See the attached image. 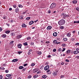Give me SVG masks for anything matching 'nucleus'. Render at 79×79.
Returning <instances> with one entry per match:
<instances>
[{
  "label": "nucleus",
  "mask_w": 79,
  "mask_h": 79,
  "mask_svg": "<svg viewBox=\"0 0 79 79\" xmlns=\"http://www.w3.org/2000/svg\"><path fill=\"white\" fill-rule=\"evenodd\" d=\"M58 23L60 26L63 25V24L65 23V20H64L63 19L60 20V21H59Z\"/></svg>",
  "instance_id": "1"
},
{
  "label": "nucleus",
  "mask_w": 79,
  "mask_h": 79,
  "mask_svg": "<svg viewBox=\"0 0 79 79\" xmlns=\"http://www.w3.org/2000/svg\"><path fill=\"white\" fill-rule=\"evenodd\" d=\"M56 3H52V4L51 5L50 7V8H51V9H52L53 8H54L55 6H56Z\"/></svg>",
  "instance_id": "2"
},
{
  "label": "nucleus",
  "mask_w": 79,
  "mask_h": 79,
  "mask_svg": "<svg viewBox=\"0 0 79 79\" xmlns=\"http://www.w3.org/2000/svg\"><path fill=\"white\" fill-rule=\"evenodd\" d=\"M49 68H50V66L49 65H47L44 68V69L45 71H47V70H48L49 69Z\"/></svg>",
  "instance_id": "3"
},
{
  "label": "nucleus",
  "mask_w": 79,
  "mask_h": 79,
  "mask_svg": "<svg viewBox=\"0 0 79 79\" xmlns=\"http://www.w3.org/2000/svg\"><path fill=\"white\" fill-rule=\"evenodd\" d=\"M62 15V16H63L65 18H67L69 17V15H66V14H65L64 13L62 14V15Z\"/></svg>",
  "instance_id": "4"
},
{
  "label": "nucleus",
  "mask_w": 79,
  "mask_h": 79,
  "mask_svg": "<svg viewBox=\"0 0 79 79\" xmlns=\"http://www.w3.org/2000/svg\"><path fill=\"white\" fill-rule=\"evenodd\" d=\"M47 73L48 74H50L52 73V72L50 71V70L49 69L47 71Z\"/></svg>",
  "instance_id": "5"
},
{
  "label": "nucleus",
  "mask_w": 79,
  "mask_h": 79,
  "mask_svg": "<svg viewBox=\"0 0 79 79\" xmlns=\"http://www.w3.org/2000/svg\"><path fill=\"white\" fill-rule=\"evenodd\" d=\"M52 26H48L47 27V30H48V31H49V30H50V29H52Z\"/></svg>",
  "instance_id": "6"
},
{
  "label": "nucleus",
  "mask_w": 79,
  "mask_h": 79,
  "mask_svg": "<svg viewBox=\"0 0 79 79\" xmlns=\"http://www.w3.org/2000/svg\"><path fill=\"white\" fill-rule=\"evenodd\" d=\"M21 37H22V36L21 35H18L17 36V39H20V38H21Z\"/></svg>",
  "instance_id": "7"
},
{
  "label": "nucleus",
  "mask_w": 79,
  "mask_h": 79,
  "mask_svg": "<svg viewBox=\"0 0 79 79\" xmlns=\"http://www.w3.org/2000/svg\"><path fill=\"white\" fill-rule=\"evenodd\" d=\"M53 35L54 37H56V36H57V33L55 32L53 33Z\"/></svg>",
  "instance_id": "8"
},
{
  "label": "nucleus",
  "mask_w": 79,
  "mask_h": 79,
  "mask_svg": "<svg viewBox=\"0 0 79 79\" xmlns=\"http://www.w3.org/2000/svg\"><path fill=\"white\" fill-rule=\"evenodd\" d=\"M22 46V44H19L18 45V48H21V46Z\"/></svg>",
  "instance_id": "9"
},
{
  "label": "nucleus",
  "mask_w": 79,
  "mask_h": 79,
  "mask_svg": "<svg viewBox=\"0 0 79 79\" xmlns=\"http://www.w3.org/2000/svg\"><path fill=\"white\" fill-rule=\"evenodd\" d=\"M42 78H43L44 79H46L47 78V75H43L42 77Z\"/></svg>",
  "instance_id": "10"
},
{
  "label": "nucleus",
  "mask_w": 79,
  "mask_h": 79,
  "mask_svg": "<svg viewBox=\"0 0 79 79\" xmlns=\"http://www.w3.org/2000/svg\"><path fill=\"white\" fill-rule=\"evenodd\" d=\"M79 51H75L74 52V54H77V53H79Z\"/></svg>",
  "instance_id": "11"
},
{
  "label": "nucleus",
  "mask_w": 79,
  "mask_h": 79,
  "mask_svg": "<svg viewBox=\"0 0 79 79\" xmlns=\"http://www.w3.org/2000/svg\"><path fill=\"white\" fill-rule=\"evenodd\" d=\"M27 26L25 24H23L22 25V27H24V28L26 27Z\"/></svg>",
  "instance_id": "12"
},
{
  "label": "nucleus",
  "mask_w": 79,
  "mask_h": 79,
  "mask_svg": "<svg viewBox=\"0 0 79 79\" xmlns=\"http://www.w3.org/2000/svg\"><path fill=\"white\" fill-rule=\"evenodd\" d=\"M73 3H74V4H76V3H77V0L73 1Z\"/></svg>",
  "instance_id": "13"
},
{
  "label": "nucleus",
  "mask_w": 79,
  "mask_h": 79,
  "mask_svg": "<svg viewBox=\"0 0 79 79\" xmlns=\"http://www.w3.org/2000/svg\"><path fill=\"white\" fill-rule=\"evenodd\" d=\"M34 23V21H31L29 23V25H31V24H32Z\"/></svg>",
  "instance_id": "14"
},
{
  "label": "nucleus",
  "mask_w": 79,
  "mask_h": 79,
  "mask_svg": "<svg viewBox=\"0 0 79 79\" xmlns=\"http://www.w3.org/2000/svg\"><path fill=\"white\" fill-rule=\"evenodd\" d=\"M24 17L23 15H22L21 16H20L19 17V18L20 19H23V18Z\"/></svg>",
  "instance_id": "15"
},
{
  "label": "nucleus",
  "mask_w": 79,
  "mask_h": 79,
  "mask_svg": "<svg viewBox=\"0 0 79 79\" xmlns=\"http://www.w3.org/2000/svg\"><path fill=\"white\" fill-rule=\"evenodd\" d=\"M12 61V62H16V61H18V59H13Z\"/></svg>",
  "instance_id": "16"
},
{
  "label": "nucleus",
  "mask_w": 79,
  "mask_h": 79,
  "mask_svg": "<svg viewBox=\"0 0 79 79\" xmlns=\"http://www.w3.org/2000/svg\"><path fill=\"white\" fill-rule=\"evenodd\" d=\"M15 11L16 13H18V12L19 11V9H18V8H17V9H16L15 10Z\"/></svg>",
  "instance_id": "17"
},
{
  "label": "nucleus",
  "mask_w": 79,
  "mask_h": 79,
  "mask_svg": "<svg viewBox=\"0 0 79 79\" xmlns=\"http://www.w3.org/2000/svg\"><path fill=\"white\" fill-rule=\"evenodd\" d=\"M24 68V67L23 66H20L19 67V69H23Z\"/></svg>",
  "instance_id": "18"
},
{
  "label": "nucleus",
  "mask_w": 79,
  "mask_h": 79,
  "mask_svg": "<svg viewBox=\"0 0 79 79\" xmlns=\"http://www.w3.org/2000/svg\"><path fill=\"white\" fill-rule=\"evenodd\" d=\"M53 43L54 44H56L57 43V40H54L53 41Z\"/></svg>",
  "instance_id": "19"
},
{
  "label": "nucleus",
  "mask_w": 79,
  "mask_h": 79,
  "mask_svg": "<svg viewBox=\"0 0 79 79\" xmlns=\"http://www.w3.org/2000/svg\"><path fill=\"white\" fill-rule=\"evenodd\" d=\"M67 36L68 37H71V34L68 33L67 34Z\"/></svg>",
  "instance_id": "20"
},
{
  "label": "nucleus",
  "mask_w": 79,
  "mask_h": 79,
  "mask_svg": "<svg viewBox=\"0 0 79 79\" xmlns=\"http://www.w3.org/2000/svg\"><path fill=\"white\" fill-rule=\"evenodd\" d=\"M2 37H3V38H5L6 37V35L5 34H3L2 35Z\"/></svg>",
  "instance_id": "21"
},
{
  "label": "nucleus",
  "mask_w": 79,
  "mask_h": 79,
  "mask_svg": "<svg viewBox=\"0 0 79 79\" xmlns=\"http://www.w3.org/2000/svg\"><path fill=\"white\" fill-rule=\"evenodd\" d=\"M71 52V50H68L67 51V54H69V53H70V52Z\"/></svg>",
  "instance_id": "22"
},
{
  "label": "nucleus",
  "mask_w": 79,
  "mask_h": 79,
  "mask_svg": "<svg viewBox=\"0 0 79 79\" xmlns=\"http://www.w3.org/2000/svg\"><path fill=\"white\" fill-rule=\"evenodd\" d=\"M6 33V34H9V33H10V31H6L5 32Z\"/></svg>",
  "instance_id": "23"
},
{
  "label": "nucleus",
  "mask_w": 79,
  "mask_h": 79,
  "mask_svg": "<svg viewBox=\"0 0 79 79\" xmlns=\"http://www.w3.org/2000/svg\"><path fill=\"white\" fill-rule=\"evenodd\" d=\"M74 23H79V20L78 21H74Z\"/></svg>",
  "instance_id": "24"
},
{
  "label": "nucleus",
  "mask_w": 79,
  "mask_h": 79,
  "mask_svg": "<svg viewBox=\"0 0 79 79\" xmlns=\"http://www.w3.org/2000/svg\"><path fill=\"white\" fill-rule=\"evenodd\" d=\"M27 12V10H25L24 12H23L22 13L23 15H24L25 13H26Z\"/></svg>",
  "instance_id": "25"
},
{
  "label": "nucleus",
  "mask_w": 79,
  "mask_h": 79,
  "mask_svg": "<svg viewBox=\"0 0 79 79\" xmlns=\"http://www.w3.org/2000/svg\"><path fill=\"white\" fill-rule=\"evenodd\" d=\"M12 76V75L11 74L6 75V76H7V77H10V76Z\"/></svg>",
  "instance_id": "26"
},
{
  "label": "nucleus",
  "mask_w": 79,
  "mask_h": 79,
  "mask_svg": "<svg viewBox=\"0 0 79 79\" xmlns=\"http://www.w3.org/2000/svg\"><path fill=\"white\" fill-rule=\"evenodd\" d=\"M23 44L24 45H25V46H26L27 45V43L25 42V43H23Z\"/></svg>",
  "instance_id": "27"
},
{
  "label": "nucleus",
  "mask_w": 79,
  "mask_h": 79,
  "mask_svg": "<svg viewBox=\"0 0 79 79\" xmlns=\"http://www.w3.org/2000/svg\"><path fill=\"white\" fill-rule=\"evenodd\" d=\"M31 19V17H28L26 18V20H29V19Z\"/></svg>",
  "instance_id": "28"
},
{
  "label": "nucleus",
  "mask_w": 79,
  "mask_h": 79,
  "mask_svg": "<svg viewBox=\"0 0 79 79\" xmlns=\"http://www.w3.org/2000/svg\"><path fill=\"white\" fill-rule=\"evenodd\" d=\"M38 54L39 55H40L42 54V52H38Z\"/></svg>",
  "instance_id": "29"
},
{
  "label": "nucleus",
  "mask_w": 79,
  "mask_h": 79,
  "mask_svg": "<svg viewBox=\"0 0 79 79\" xmlns=\"http://www.w3.org/2000/svg\"><path fill=\"white\" fill-rule=\"evenodd\" d=\"M38 76V75H34V76H33V77L35 78H36V77H37Z\"/></svg>",
  "instance_id": "30"
},
{
  "label": "nucleus",
  "mask_w": 79,
  "mask_h": 79,
  "mask_svg": "<svg viewBox=\"0 0 79 79\" xmlns=\"http://www.w3.org/2000/svg\"><path fill=\"white\" fill-rule=\"evenodd\" d=\"M19 8H23V6L21 5L20 4L19 5Z\"/></svg>",
  "instance_id": "31"
},
{
  "label": "nucleus",
  "mask_w": 79,
  "mask_h": 79,
  "mask_svg": "<svg viewBox=\"0 0 79 79\" xmlns=\"http://www.w3.org/2000/svg\"><path fill=\"white\" fill-rule=\"evenodd\" d=\"M11 36H12V37H14V36H15V33H12L11 34Z\"/></svg>",
  "instance_id": "32"
},
{
  "label": "nucleus",
  "mask_w": 79,
  "mask_h": 79,
  "mask_svg": "<svg viewBox=\"0 0 79 79\" xmlns=\"http://www.w3.org/2000/svg\"><path fill=\"white\" fill-rule=\"evenodd\" d=\"M36 69H34L33 70V73H37Z\"/></svg>",
  "instance_id": "33"
},
{
  "label": "nucleus",
  "mask_w": 79,
  "mask_h": 79,
  "mask_svg": "<svg viewBox=\"0 0 79 79\" xmlns=\"http://www.w3.org/2000/svg\"><path fill=\"white\" fill-rule=\"evenodd\" d=\"M53 74H54V76H56V75H57L56 72H54Z\"/></svg>",
  "instance_id": "34"
},
{
  "label": "nucleus",
  "mask_w": 79,
  "mask_h": 79,
  "mask_svg": "<svg viewBox=\"0 0 79 79\" xmlns=\"http://www.w3.org/2000/svg\"><path fill=\"white\" fill-rule=\"evenodd\" d=\"M63 40H64V41H65V42H66V41H67V40L68 39L66 38H64Z\"/></svg>",
  "instance_id": "35"
},
{
  "label": "nucleus",
  "mask_w": 79,
  "mask_h": 79,
  "mask_svg": "<svg viewBox=\"0 0 79 79\" xmlns=\"http://www.w3.org/2000/svg\"><path fill=\"white\" fill-rule=\"evenodd\" d=\"M13 6L14 8H16L17 7V6L16 5H14Z\"/></svg>",
  "instance_id": "36"
},
{
  "label": "nucleus",
  "mask_w": 79,
  "mask_h": 79,
  "mask_svg": "<svg viewBox=\"0 0 79 79\" xmlns=\"http://www.w3.org/2000/svg\"><path fill=\"white\" fill-rule=\"evenodd\" d=\"M58 52H60V51H61V48H59L58 50Z\"/></svg>",
  "instance_id": "37"
},
{
  "label": "nucleus",
  "mask_w": 79,
  "mask_h": 79,
  "mask_svg": "<svg viewBox=\"0 0 79 79\" xmlns=\"http://www.w3.org/2000/svg\"><path fill=\"white\" fill-rule=\"evenodd\" d=\"M76 10H77V11H79V7H76Z\"/></svg>",
  "instance_id": "38"
},
{
  "label": "nucleus",
  "mask_w": 79,
  "mask_h": 79,
  "mask_svg": "<svg viewBox=\"0 0 79 79\" xmlns=\"http://www.w3.org/2000/svg\"><path fill=\"white\" fill-rule=\"evenodd\" d=\"M10 22V23H13V20H9Z\"/></svg>",
  "instance_id": "39"
},
{
  "label": "nucleus",
  "mask_w": 79,
  "mask_h": 79,
  "mask_svg": "<svg viewBox=\"0 0 79 79\" xmlns=\"http://www.w3.org/2000/svg\"><path fill=\"white\" fill-rule=\"evenodd\" d=\"M64 64V62H61L60 63V64H61V65H63Z\"/></svg>",
  "instance_id": "40"
},
{
  "label": "nucleus",
  "mask_w": 79,
  "mask_h": 79,
  "mask_svg": "<svg viewBox=\"0 0 79 79\" xmlns=\"http://www.w3.org/2000/svg\"><path fill=\"white\" fill-rule=\"evenodd\" d=\"M18 53L19 55H20V53H23V52L22 51L18 52Z\"/></svg>",
  "instance_id": "41"
},
{
  "label": "nucleus",
  "mask_w": 79,
  "mask_h": 79,
  "mask_svg": "<svg viewBox=\"0 0 79 79\" xmlns=\"http://www.w3.org/2000/svg\"><path fill=\"white\" fill-rule=\"evenodd\" d=\"M56 51V49H53V52H55Z\"/></svg>",
  "instance_id": "42"
},
{
  "label": "nucleus",
  "mask_w": 79,
  "mask_h": 79,
  "mask_svg": "<svg viewBox=\"0 0 79 79\" xmlns=\"http://www.w3.org/2000/svg\"><path fill=\"white\" fill-rule=\"evenodd\" d=\"M3 79V76L2 75H0V79Z\"/></svg>",
  "instance_id": "43"
},
{
  "label": "nucleus",
  "mask_w": 79,
  "mask_h": 79,
  "mask_svg": "<svg viewBox=\"0 0 79 79\" xmlns=\"http://www.w3.org/2000/svg\"><path fill=\"white\" fill-rule=\"evenodd\" d=\"M5 72H6V73H8V72H9V71L8 70H6Z\"/></svg>",
  "instance_id": "44"
},
{
  "label": "nucleus",
  "mask_w": 79,
  "mask_h": 79,
  "mask_svg": "<svg viewBox=\"0 0 79 79\" xmlns=\"http://www.w3.org/2000/svg\"><path fill=\"white\" fill-rule=\"evenodd\" d=\"M46 44H49L50 43V41H47L46 42Z\"/></svg>",
  "instance_id": "45"
},
{
  "label": "nucleus",
  "mask_w": 79,
  "mask_h": 79,
  "mask_svg": "<svg viewBox=\"0 0 79 79\" xmlns=\"http://www.w3.org/2000/svg\"><path fill=\"white\" fill-rule=\"evenodd\" d=\"M35 65V64L34 63H32L31 64V66H34Z\"/></svg>",
  "instance_id": "46"
},
{
  "label": "nucleus",
  "mask_w": 79,
  "mask_h": 79,
  "mask_svg": "<svg viewBox=\"0 0 79 79\" xmlns=\"http://www.w3.org/2000/svg\"><path fill=\"white\" fill-rule=\"evenodd\" d=\"M28 79H30V78H31V76L30 75L28 77H27Z\"/></svg>",
  "instance_id": "47"
},
{
  "label": "nucleus",
  "mask_w": 79,
  "mask_h": 79,
  "mask_svg": "<svg viewBox=\"0 0 79 79\" xmlns=\"http://www.w3.org/2000/svg\"><path fill=\"white\" fill-rule=\"evenodd\" d=\"M60 28L61 29H64V27H63V26H61L60 27Z\"/></svg>",
  "instance_id": "48"
},
{
  "label": "nucleus",
  "mask_w": 79,
  "mask_h": 79,
  "mask_svg": "<svg viewBox=\"0 0 79 79\" xmlns=\"http://www.w3.org/2000/svg\"><path fill=\"white\" fill-rule=\"evenodd\" d=\"M27 64H24L23 66H27Z\"/></svg>",
  "instance_id": "49"
},
{
  "label": "nucleus",
  "mask_w": 79,
  "mask_h": 79,
  "mask_svg": "<svg viewBox=\"0 0 79 79\" xmlns=\"http://www.w3.org/2000/svg\"><path fill=\"white\" fill-rule=\"evenodd\" d=\"M6 17L5 16H4L3 17V19H6Z\"/></svg>",
  "instance_id": "50"
},
{
  "label": "nucleus",
  "mask_w": 79,
  "mask_h": 79,
  "mask_svg": "<svg viewBox=\"0 0 79 79\" xmlns=\"http://www.w3.org/2000/svg\"><path fill=\"white\" fill-rule=\"evenodd\" d=\"M30 39H31V37H28L27 39V40H30Z\"/></svg>",
  "instance_id": "51"
},
{
  "label": "nucleus",
  "mask_w": 79,
  "mask_h": 79,
  "mask_svg": "<svg viewBox=\"0 0 79 79\" xmlns=\"http://www.w3.org/2000/svg\"><path fill=\"white\" fill-rule=\"evenodd\" d=\"M71 40H72L73 41H74V40H75V39L74 38H72L71 39Z\"/></svg>",
  "instance_id": "52"
},
{
  "label": "nucleus",
  "mask_w": 79,
  "mask_h": 79,
  "mask_svg": "<svg viewBox=\"0 0 79 79\" xmlns=\"http://www.w3.org/2000/svg\"><path fill=\"white\" fill-rule=\"evenodd\" d=\"M76 45H79V43H77L75 44Z\"/></svg>",
  "instance_id": "53"
},
{
  "label": "nucleus",
  "mask_w": 79,
  "mask_h": 79,
  "mask_svg": "<svg viewBox=\"0 0 79 79\" xmlns=\"http://www.w3.org/2000/svg\"><path fill=\"white\" fill-rule=\"evenodd\" d=\"M64 50H65V48H63V50H62V52H64Z\"/></svg>",
  "instance_id": "54"
},
{
  "label": "nucleus",
  "mask_w": 79,
  "mask_h": 79,
  "mask_svg": "<svg viewBox=\"0 0 79 79\" xmlns=\"http://www.w3.org/2000/svg\"><path fill=\"white\" fill-rule=\"evenodd\" d=\"M67 62H69V60L68 59H66L65 60Z\"/></svg>",
  "instance_id": "55"
},
{
  "label": "nucleus",
  "mask_w": 79,
  "mask_h": 79,
  "mask_svg": "<svg viewBox=\"0 0 79 79\" xmlns=\"http://www.w3.org/2000/svg\"><path fill=\"white\" fill-rule=\"evenodd\" d=\"M62 45L63 47H65V46H66V44H62Z\"/></svg>",
  "instance_id": "56"
},
{
  "label": "nucleus",
  "mask_w": 79,
  "mask_h": 79,
  "mask_svg": "<svg viewBox=\"0 0 79 79\" xmlns=\"http://www.w3.org/2000/svg\"><path fill=\"white\" fill-rule=\"evenodd\" d=\"M48 13H51V11H50V10H49L48 11Z\"/></svg>",
  "instance_id": "57"
},
{
  "label": "nucleus",
  "mask_w": 79,
  "mask_h": 79,
  "mask_svg": "<svg viewBox=\"0 0 79 79\" xmlns=\"http://www.w3.org/2000/svg\"><path fill=\"white\" fill-rule=\"evenodd\" d=\"M2 31V27H0V32H1Z\"/></svg>",
  "instance_id": "58"
},
{
  "label": "nucleus",
  "mask_w": 79,
  "mask_h": 79,
  "mask_svg": "<svg viewBox=\"0 0 79 79\" xmlns=\"http://www.w3.org/2000/svg\"><path fill=\"white\" fill-rule=\"evenodd\" d=\"M9 10L10 11H11V10H12V8H10L9 9Z\"/></svg>",
  "instance_id": "59"
},
{
  "label": "nucleus",
  "mask_w": 79,
  "mask_h": 79,
  "mask_svg": "<svg viewBox=\"0 0 79 79\" xmlns=\"http://www.w3.org/2000/svg\"><path fill=\"white\" fill-rule=\"evenodd\" d=\"M64 77V75H61V76H60V77L61 78H63V77Z\"/></svg>",
  "instance_id": "60"
},
{
  "label": "nucleus",
  "mask_w": 79,
  "mask_h": 79,
  "mask_svg": "<svg viewBox=\"0 0 79 79\" xmlns=\"http://www.w3.org/2000/svg\"><path fill=\"white\" fill-rule=\"evenodd\" d=\"M28 55H31V52H29L27 53Z\"/></svg>",
  "instance_id": "61"
},
{
  "label": "nucleus",
  "mask_w": 79,
  "mask_h": 79,
  "mask_svg": "<svg viewBox=\"0 0 79 79\" xmlns=\"http://www.w3.org/2000/svg\"><path fill=\"white\" fill-rule=\"evenodd\" d=\"M14 42V41H10V44H13V43Z\"/></svg>",
  "instance_id": "62"
},
{
  "label": "nucleus",
  "mask_w": 79,
  "mask_h": 79,
  "mask_svg": "<svg viewBox=\"0 0 79 79\" xmlns=\"http://www.w3.org/2000/svg\"><path fill=\"white\" fill-rule=\"evenodd\" d=\"M37 21H38V19L36 20L34 22H35V23H36V22H37Z\"/></svg>",
  "instance_id": "63"
},
{
  "label": "nucleus",
  "mask_w": 79,
  "mask_h": 79,
  "mask_svg": "<svg viewBox=\"0 0 79 79\" xmlns=\"http://www.w3.org/2000/svg\"><path fill=\"white\" fill-rule=\"evenodd\" d=\"M76 58H78V59H79V56H77V57H76Z\"/></svg>",
  "instance_id": "64"
}]
</instances>
